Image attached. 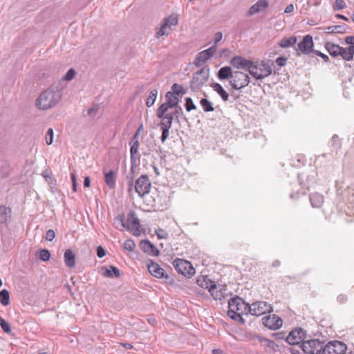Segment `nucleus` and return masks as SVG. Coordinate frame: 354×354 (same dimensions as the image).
I'll list each match as a JSON object with an SVG mask.
<instances>
[{"mask_svg": "<svg viewBox=\"0 0 354 354\" xmlns=\"http://www.w3.org/2000/svg\"><path fill=\"white\" fill-rule=\"evenodd\" d=\"M209 68L203 67L193 75L190 87L192 90H197L202 87L208 80Z\"/></svg>", "mask_w": 354, "mask_h": 354, "instance_id": "5", "label": "nucleus"}, {"mask_svg": "<svg viewBox=\"0 0 354 354\" xmlns=\"http://www.w3.org/2000/svg\"><path fill=\"white\" fill-rule=\"evenodd\" d=\"M64 260L65 265L68 268H73L75 266V256L73 252L68 249L65 251L64 255Z\"/></svg>", "mask_w": 354, "mask_h": 354, "instance_id": "23", "label": "nucleus"}, {"mask_svg": "<svg viewBox=\"0 0 354 354\" xmlns=\"http://www.w3.org/2000/svg\"><path fill=\"white\" fill-rule=\"evenodd\" d=\"M160 118L162 119V121L160 124V127L162 130L160 138L161 142L164 143L169 135V129L171 127L174 116L171 113H167L164 115L163 118Z\"/></svg>", "mask_w": 354, "mask_h": 354, "instance_id": "13", "label": "nucleus"}, {"mask_svg": "<svg viewBox=\"0 0 354 354\" xmlns=\"http://www.w3.org/2000/svg\"><path fill=\"white\" fill-rule=\"evenodd\" d=\"M173 266L178 273L184 276L192 277L195 274V269L188 261L177 259L174 261Z\"/></svg>", "mask_w": 354, "mask_h": 354, "instance_id": "7", "label": "nucleus"}, {"mask_svg": "<svg viewBox=\"0 0 354 354\" xmlns=\"http://www.w3.org/2000/svg\"><path fill=\"white\" fill-rule=\"evenodd\" d=\"M50 257V252L46 249L39 250V259L44 261H47Z\"/></svg>", "mask_w": 354, "mask_h": 354, "instance_id": "42", "label": "nucleus"}, {"mask_svg": "<svg viewBox=\"0 0 354 354\" xmlns=\"http://www.w3.org/2000/svg\"><path fill=\"white\" fill-rule=\"evenodd\" d=\"M289 352L292 354H302L304 353L302 344L301 345L299 344L297 348L289 347Z\"/></svg>", "mask_w": 354, "mask_h": 354, "instance_id": "51", "label": "nucleus"}, {"mask_svg": "<svg viewBox=\"0 0 354 354\" xmlns=\"http://www.w3.org/2000/svg\"><path fill=\"white\" fill-rule=\"evenodd\" d=\"M227 316L231 319L244 322L241 314L249 313V304L246 303L243 299L236 297L232 298L228 302Z\"/></svg>", "mask_w": 354, "mask_h": 354, "instance_id": "2", "label": "nucleus"}, {"mask_svg": "<svg viewBox=\"0 0 354 354\" xmlns=\"http://www.w3.org/2000/svg\"><path fill=\"white\" fill-rule=\"evenodd\" d=\"M197 284L203 288L207 289L208 290L212 287L214 281H211L207 277L199 276L196 280Z\"/></svg>", "mask_w": 354, "mask_h": 354, "instance_id": "26", "label": "nucleus"}, {"mask_svg": "<svg viewBox=\"0 0 354 354\" xmlns=\"http://www.w3.org/2000/svg\"><path fill=\"white\" fill-rule=\"evenodd\" d=\"M326 48L330 55L333 57L339 55L341 50H342V47L329 42L326 44Z\"/></svg>", "mask_w": 354, "mask_h": 354, "instance_id": "30", "label": "nucleus"}, {"mask_svg": "<svg viewBox=\"0 0 354 354\" xmlns=\"http://www.w3.org/2000/svg\"><path fill=\"white\" fill-rule=\"evenodd\" d=\"M11 217V209L4 205L0 206V226L6 225Z\"/></svg>", "mask_w": 354, "mask_h": 354, "instance_id": "22", "label": "nucleus"}, {"mask_svg": "<svg viewBox=\"0 0 354 354\" xmlns=\"http://www.w3.org/2000/svg\"><path fill=\"white\" fill-rule=\"evenodd\" d=\"M0 303L4 306H6L10 304V294L6 289L0 291Z\"/></svg>", "mask_w": 354, "mask_h": 354, "instance_id": "34", "label": "nucleus"}, {"mask_svg": "<svg viewBox=\"0 0 354 354\" xmlns=\"http://www.w3.org/2000/svg\"><path fill=\"white\" fill-rule=\"evenodd\" d=\"M183 112L182 108L180 106H176L175 111L171 114L173 115L174 118L176 117V118H178L183 115Z\"/></svg>", "mask_w": 354, "mask_h": 354, "instance_id": "55", "label": "nucleus"}, {"mask_svg": "<svg viewBox=\"0 0 354 354\" xmlns=\"http://www.w3.org/2000/svg\"><path fill=\"white\" fill-rule=\"evenodd\" d=\"M151 187V182L147 175L143 174L136 180L135 190L140 197L149 194Z\"/></svg>", "mask_w": 354, "mask_h": 354, "instance_id": "9", "label": "nucleus"}, {"mask_svg": "<svg viewBox=\"0 0 354 354\" xmlns=\"http://www.w3.org/2000/svg\"><path fill=\"white\" fill-rule=\"evenodd\" d=\"M127 178H128V185H129L128 191L131 192L132 190L133 185V179L132 176L130 177L128 176Z\"/></svg>", "mask_w": 354, "mask_h": 354, "instance_id": "63", "label": "nucleus"}, {"mask_svg": "<svg viewBox=\"0 0 354 354\" xmlns=\"http://www.w3.org/2000/svg\"><path fill=\"white\" fill-rule=\"evenodd\" d=\"M140 246L145 252H149L155 256H158L159 254V250L148 240L141 241L140 242Z\"/></svg>", "mask_w": 354, "mask_h": 354, "instance_id": "21", "label": "nucleus"}, {"mask_svg": "<svg viewBox=\"0 0 354 354\" xmlns=\"http://www.w3.org/2000/svg\"><path fill=\"white\" fill-rule=\"evenodd\" d=\"M306 337V331L301 328H295L289 332V345L298 346L302 344Z\"/></svg>", "mask_w": 354, "mask_h": 354, "instance_id": "15", "label": "nucleus"}, {"mask_svg": "<svg viewBox=\"0 0 354 354\" xmlns=\"http://www.w3.org/2000/svg\"><path fill=\"white\" fill-rule=\"evenodd\" d=\"M344 40L347 44L354 46V36H347Z\"/></svg>", "mask_w": 354, "mask_h": 354, "instance_id": "62", "label": "nucleus"}, {"mask_svg": "<svg viewBox=\"0 0 354 354\" xmlns=\"http://www.w3.org/2000/svg\"><path fill=\"white\" fill-rule=\"evenodd\" d=\"M176 94L169 91L166 93L167 103L170 106V108L176 107L178 103V98Z\"/></svg>", "mask_w": 354, "mask_h": 354, "instance_id": "31", "label": "nucleus"}, {"mask_svg": "<svg viewBox=\"0 0 354 354\" xmlns=\"http://www.w3.org/2000/svg\"><path fill=\"white\" fill-rule=\"evenodd\" d=\"M155 233L157 235L158 239H166L169 235L165 230L160 228L156 230Z\"/></svg>", "mask_w": 354, "mask_h": 354, "instance_id": "48", "label": "nucleus"}, {"mask_svg": "<svg viewBox=\"0 0 354 354\" xmlns=\"http://www.w3.org/2000/svg\"><path fill=\"white\" fill-rule=\"evenodd\" d=\"M200 103L205 112L213 111L214 110L212 103L205 98H202Z\"/></svg>", "mask_w": 354, "mask_h": 354, "instance_id": "38", "label": "nucleus"}, {"mask_svg": "<svg viewBox=\"0 0 354 354\" xmlns=\"http://www.w3.org/2000/svg\"><path fill=\"white\" fill-rule=\"evenodd\" d=\"M346 3L344 0H336L335 2L334 8L337 10H340L344 8H346Z\"/></svg>", "mask_w": 354, "mask_h": 354, "instance_id": "52", "label": "nucleus"}, {"mask_svg": "<svg viewBox=\"0 0 354 354\" xmlns=\"http://www.w3.org/2000/svg\"><path fill=\"white\" fill-rule=\"evenodd\" d=\"M71 180H72V183H73V190L74 192H76L77 191V186L76 174L74 172H73V173L71 174Z\"/></svg>", "mask_w": 354, "mask_h": 354, "instance_id": "56", "label": "nucleus"}, {"mask_svg": "<svg viewBox=\"0 0 354 354\" xmlns=\"http://www.w3.org/2000/svg\"><path fill=\"white\" fill-rule=\"evenodd\" d=\"M252 62L241 56H235L230 60V64L236 68L247 70L250 73Z\"/></svg>", "mask_w": 354, "mask_h": 354, "instance_id": "18", "label": "nucleus"}, {"mask_svg": "<svg viewBox=\"0 0 354 354\" xmlns=\"http://www.w3.org/2000/svg\"><path fill=\"white\" fill-rule=\"evenodd\" d=\"M211 87L216 91L224 101H227L229 98L228 93L225 91L223 86L218 83H212Z\"/></svg>", "mask_w": 354, "mask_h": 354, "instance_id": "28", "label": "nucleus"}, {"mask_svg": "<svg viewBox=\"0 0 354 354\" xmlns=\"http://www.w3.org/2000/svg\"><path fill=\"white\" fill-rule=\"evenodd\" d=\"M286 58L284 57H279L277 58L276 63L279 66H283L286 64Z\"/></svg>", "mask_w": 354, "mask_h": 354, "instance_id": "57", "label": "nucleus"}, {"mask_svg": "<svg viewBox=\"0 0 354 354\" xmlns=\"http://www.w3.org/2000/svg\"><path fill=\"white\" fill-rule=\"evenodd\" d=\"M185 109L187 111L195 110L196 109V105L194 104L192 98L187 97L185 99Z\"/></svg>", "mask_w": 354, "mask_h": 354, "instance_id": "46", "label": "nucleus"}, {"mask_svg": "<svg viewBox=\"0 0 354 354\" xmlns=\"http://www.w3.org/2000/svg\"><path fill=\"white\" fill-rule=\"evenodd\" d=\"M75 71L74 69L73 68H71L69 69L67 73H66V75L63 77V80H66V81H69V80H71L72 79L74 78L75 77Z\"/></svg>", "mask_w": 354, "mask_h": 354, "instance_id": "50", "label": "nucleus"}, {"mask_svg": "<svg viewBox=\"0 0 354 354\" xmlns=\"http://www.w3.org/2000/svg\"><path fill=\"white\" fill-rule=\"evenodd\" d=\"M216 50L217 47L216 46H212L210 48L198 53L194 61V65L196 67H201L213 56V55L216 52Z\"/></svg>", "mask_w": 354, "mask_h": 354, "instance_id": "12", "label": "nucleus"}, {"mask_svg": "<svg viewBox=\"0 0 354 354\" xmlns=\"http://www.w3.org/2000/svg\"><path fill=\"white\" fill-rule=\"evenodd\" d=\"M97 111L98 109L97 107H91L88 109L87 113L91 118H94L97 113Z\"/></svg>", "mask_w": 354, "mask_h": 354, "instance_id": "54", "label": "nucleus"}, {"mask_svg": "<svg viewBox=\"0 0 354 354\" xmlns=\"http://www.w3.org/2000/svg\"><path fill=\"white\" fill-rule=\"evenodd\" d=\"M234 72L230 66H223L218 71L217 77L221 80L232 78Z\"/></svg>", "mask_w": 354, "mask_h": 354, "instance_id": "24", "label": "nucleus"}, {"mask_svg": "<svg viewBox=\"0 0 354 354\" xmlns=\"http://www.w3.org/2000/svg\"><path fill=\"white\" fill-rule=\"evenodd\" d=\"M119 221L121 223V226L124 228H127L134 236H138L140 235V225L134 212L128 214L125 221L122 218H120Z\"/></svg>", "mask_w": 354, "mask_h": 354, "instance_id": "4", "label": "nucleus"}, {"mask_svg": "<svg viewBox=\"0 0 354 354\" xmlns=\"http://www.w3.org/2000/svg\"><path fill=\"white\" fill-rule=\"evenodd\" d=\"M263 325L271 330H277L282 326V319L276 315H269L262 318Z\"/></svg>", "mask_w": 354, "mask_h": 354, "instance_id": "17", "label": "nucleus"}, {"mask_svg": "<svg viewBox=\"0 0 354 354\" xmlns=\"http://www.w3.org/2000/svg\"><path fill=\"white\" fill-rule=\"evenodd\" d=\"M170 108V106L167 103H163L161 104L157 111V116L158 118H163L164 115H165L169 109Z\"/></svg>", "mask_w": 354, "mask_h": 354, "instance_id": "39", "label": "nucleus"}, {"mask_svg": "<svg viewBox=\"0 0 354 354\" xmlns=\"http://www.w3.org/2000/svg\"><path fill=\"white\" fill-rule=\"evenodd\" d=\"M269 6L268 0H258L252 5L247 12L248 17H251L255 14L265 11Z\"/></svg>", "mask_w": 354, "mask_h": 354, "instance_id": "19", "label": "nucleus"}, {"mask_svg": "<svg viewBox=\"0 0 354 354\" xmlns=\"http://www.w3.org/2000/svg\"><path fill=\"white\" fill-rule=\"evenodd\" d=\"M106 254L105 250L102 246L97 248V255L99 258H102Z\"/></svg>", "mask_w": 354, "mask_h": 354, "instance_id": "58", "label": "nucleus"}, {"mask_svg": "<svg viewBox=\"0 0 354 354\" xmlns=\"http://www.w3.org/2000/svg\"><path fill=\"white\" fill-rule=\"evenodd\" d=\"M313 53H315L317 56H319L322 59H324V60L325 62H328V59H329L328 57L326 55H325V54H324V53H321V52H319L318 50H315V51H313Z\"/></svg>", "mask_w": 354, "mask_h": 354, "instance_id": "61", "label": "nucleus"}, {"mask_svg": "<svg viewBox=\"0 0 354 354\" xmlns=\"http://www.w3.org/2000/svg\"><path fill=\"white\" fill-rule=\"evenodd\" d=\"M171 31V28H170L165 23H162L160 29L156 32V37L157 38L161 36H168Z\"/></svg>", "mask_w": 354, "mask_h": 354, "instance_id": "32", "label": "nucleus"}, {"mask_svg": "<svg viewBox=\"0 0 354 354\" xmlns=\"http://www.w3.org/2000/svg\"><path fill=\"white\" fill-rule=\"evenodd\" d=\"M99 273L104 277L110 278H118L120 277V270L113 266H111L109 268L106 266L101 267L99 270Z\"/></svg>", "mask_w": 354, "mask_h": 354, "instance_id": "20", "label": "nucleus"}, {"mask_svg": "<svg viewBox=\"0 0 354 354\" xmlns=\"http://www.w3.org/2000/svg\"><path fill=\"white\" fill-rule=\"evenodd\" d=\"M123 247L126 250L130 252L133 250L136 247V244L132 240L128 239L124 242Z\"/></svg>", "mask_w": 354, "mask_h": 354, "instance_id": "44", "label": "nucleus"}, {"mask_svg": "<svg viewBox=\"0 0 354 354\" xmlns=\"http://www.w3.org/2000/svg\"><path fill=\"white\" fill-rule=\"evenodd\" d=\"M0 326L5 333H10L11 332V328L9 324L2 317L0 319Z\"/></svg>", "mask_w": 354, "mask_h": 354, "instance_id": "45", "label": "nucleus"}, {"mask_svg": "<svg viewBox=\"0 0 354 354\" xmlns=\"http://www.w3.org/2000/svg\"><path fill=\"white\" fill-rule=\"evenodd\" d=\"M331 142H333V145L337 147V149L340 147L339 141L337 135H334L332 137Z\"/></svg>", "mask_w": 354, "mask_h": 354, "instance_id": "60", "label": "nucleus"}, {"mask_svg": "<svg viewBox=\"0 0 354 354\" xmlns=\"http://www.w3.org/2000/svg\"><path fill=\"white\" fill-rule=\"evenodd\" d=\"M211 295L214 297V299H221V298L223 296V293L221 290L215 284V283L212 285V287L208 290Z\"/></svg>", "mask_w": 354, "mask_h": 354, "instance_id": "33", "label": "nucleus"}, {"mask_svg": "<svg viewBox=\"0 0 354 354\" xmlns=\"http://www.w3.org/2000/svg\"><path fill=\"white\" fill-rule=\"evenodd\" d=\"M157 95V89H153L150 91L149 95L146 101V105L147 107H151L154 104Z\"/></svg>", "mask_w": 354, "mask_h": 354, "instance_id": "37", "label": "nucleus"}, {"mask_svg": "<svg viewBox=\"0 0 354 354\" xmlns=\"http://www.w3.org/2000/svg\"><path fill=\"white\" fill-rule=\"evenodd\" d=\"M310 201L313 207H319L324 203V196L318 193L310 195Z\"/></svg>", "mask_w": 354, "mask_h": 354, "instance_id": "29", "label": "nucleus"}, {"mask_svg": "<svg viewBox=\"0 0 354 354\" xmlns=\"http://www.w3.org/2000/svg\"><path fill=\"white\" fill-rule=\"evenodd\" d=\"M172 93L180 95V94H185L186 93L185 89H184L180 85L175 83L171 86Z\"/></svg>", "mask_w": 354, "mask_h": 354, "instance_id": "41", "label": "nucleus"}, {"mask_svg": "<svg viewBox=\"0 0 354 354\" xmlns=\"http://www.w3.org/2000/svg\"><path fill=\"white\" fill-rule=\"evenodd\" d=\"M138 147H139V141L133 142V145L131 146V148H130L131 160H133L134 155L138 153Z\"/></svg>", "mask_w": 354, "mask_h": 354, "instance_id": "47", "label": "nucleus"}, {"mask_svg": "<svg viewBox=\"0 0 354 354\" xmlns=\"http://www.w3.org/2000/svg\"><path fill=\"white\" fill-rule=\"evenodd\" d=\"M115 176L116 173L113 170L104 174L105 183L110 189L115 187Z\"/></svg>", "mask_w": 354, "mask_h": 354, "instance_id": "25", "label": "nucleus"}, {"mask_svg": "<svg viewBox=\"0 0 354 354\" xmlns=\"http://www.w3.org/2000/svg\"><path fill=\"white\" fill-rule=\"evenodd\" d=\"M62 97V90L58 86L53 85L43 91L36 100L39 109L47 110L57 106Z\"/></svg>", "mask_w": 354, "mask_h": 354, "instance_id": "1", "label": "nucleus"}, {"mask_svg": "<svg viewBox=\"0 0 354 354\" xmlns=\"http://www.w3.org/2000/svg\"><path fill=\"white\" fill-rule=\"evenodd\" d=\"M272 310L271 304L266 301H258L249 304V313L254 316H260Z\"/></svg>", "mask_w": 354, "mask_h": 354, "instance_id": "8", "label": "nucleus"}, {"mask_svg": "<svg viewBox=\"0 0 354 354\" xmlns=\"http://www.w3.org/2000/svg\"><path fill=\"white\" fill-rule=\"evenodd\" d=\"M250 77L248 75L239 71H234V75L230 81L232 87L236 90H240L248 85Z\"/></svg>", "mask_w": 354, "mask_h": 354, "instance_id": "6", "label": "nucleus"}, {"mask_svg": "<svg viewBox=\"0 0 354 354\" xmlns=\"http://www.w3.org/2000/svg\"><path fill=\"white\" fill-rule=\"evenodd\" d=\"M347 346L339 341H332L324 346V354H345Z\"/></svg>", "mask_w": 354, "mask_h": 354, "instance_id": "11", "label": "nucleus"}, {"mask_svg": "<svg viewBox=\"0 0 354 354\" xmlns=\"http://www.w3.org/2000/svg\"><path fill=\"white\" fill-rule=\"evenodd\" d=\"M273 336L277 340H285L288 343V335L286 332L275 333Z\"/></svg>", "mask_w": 354, "mask_h": 354, "instance_id": "49", "label": "nucleus"}, {"mask_svg": "<svg viewBox=\"0 0 354 354\" xmlns=\"http://www.w3.org/2000/svg\"><path fill=\"white\" fill-rule=\"evenodd\" d=\"M297 42V38L295 37H289V46H293Z\"/></svg>", "mask_w": 354, "mask_h": 354, "instance_id": "64", "label": "nucleus"}, {"mask_svg": "<svg viewBox=\"0 0 354 354\" xmlns=\"http://www.w3.org/2000/svg\"><path fill=\"white\" fill-rule=\"evenodd\" d=\"M223 38V34L221 32H217L214 35V45L216 46V44L219 42Z\"/></svg>", "mask_w": 354, "mask_h": 354, "instance_id": "59", "label": "nucleus"}, {"mask_svg": "<svg viewBox=\"0 0 354 354\" xmlns=\"http://www.w3.org/2000/svg\"><path fill=\"white\" fill-rule=\"evenodd\" d=\"M147 268L149 273L156 278H165L169 283L174 281L173 279L167 274L163 268H162L158 263L151 261L147 265Z\"/></svg>", "mask_w": 354, "mask_h": 354, "instance_id": "14", "label": "nucleus"}, {"mask_svg": "<svg viewBox=\"0 0 354 354\" xmlns=\"http://www.w3.org/2000/svg\"><path fill=\"white\" fill-rule=\"evenodd\" d=\"M313 37L308 35L298 44L297 48H296L297 55H299L301 53L310 54L311 52H313Z\"/></svg>", "mask_w": 354, "mask_h": 354, "instance_id": "16", "label": "nucleus"}, {"mask_svg": "<svg viewBox=\"0 0 354 354\" xmlns=\"http://www.w3.org/2000/svg\"><path fill=\"white\" fill-rule=\"evenodd\" d=\"M303 352L306 354H322L324 351L322 342L318 339H310L302 343Z\"/></svg>", "mask_w": 354, "mask_h": 354, "instance_id": "10", "label": "nucleus"}, {"mask_svg": "<svg viewBox=\"0 0 354 354\" xmlns=\"http://www.w3.org/2000/svg\"><path fill=\"white\" fill-rule=\"evenodd\" d=\"M164 23H165L170 28H171L172 26H176L178 23V15L176 14L169 15L165 19Z\"/></svg>", "mask_w": 354, "mask_h": 354, "instance_id": "35", "label": "nucleus"}, {"mask_svg": "<svg viewBox=\"0 0 354 354\" xmlns=\"http://www.w3.org/2000/svg\"><path fill=\"white\" fill-rule=\"evenodd\" d=\"M348 26L345 24L331 26L326 28L327 33H344L346 32Z\"/></svg>", "mask_w": 354, "mask_h": 354, "instance_id": "27", "label": "nucleus"}, {"mask_svg": "<svg viewBox=\"0 0 354 354\" xmlns=\"http://www.w3.org/2000/svg\"><path fill=\"white\" fill-rule=\"evenodd\" d=\"M339 55L346 61L352 60L354 54L351 50V46L348 48H342V50H341Z\"/></svg>", "mask_w": 354, "mask_h": 354, "instance_id": "36", "label": "nucleus"}, {"mask_svg": "<svg viewBox=\"0 0 354 354\" xmlns=\"http://www.w3.org/2000/svg\"><path fill=\"white\" fill-rule=\"evenodd\" d=\"M257 337L260 342L265 343V345L266 346L271 348L272 349H274V346H276V344H274V342L269 340L266 337H260V336H257Z\"/></svg>", "mask_w": 354, "mask_h": 354, "instance_id": "40", "label": "nucleus"}, {"mask_svg": "<svg viewBox=\"0 0 354 354\" xmlns=\"http://www.w3.org/2000/svg\"><path fill=\"white\" fill-rule=\"evenodd\" d=\"M55 237V232L53 230H48L46 234V239L52 241Z\"/></svg>", "mask_w": 354, "mask_h": 354, "instance_id": "53", "label": "nucleus"}, {"mask_svg": "<svg viewBox=\"0 0 354 354\" xmlns=\"http://www.w3.org/2000/svg\"><path fill=\"white\" fill-rule=\"evenodd\" d=\"M273 62L270 60L252 62L250 74L256 80L268 77L272 72Z\"/></svg>", "mask_w": 354, "mask_h": 354, "instance_id": "3", "label": "nucleus"}, {"mask_svg": "<svg viewBox=\"0 0 354 354\" xmlns=\"http://www.w3.org/2000/svg\"><path fill=\"white\" fill-rule=\"evenodd\" d=\"M53 136H54L53 129L51 128L48 129L46 133V142L48 145H50L53 143Z\"/></svg>", "mask_w": 354, "mask_h": 354, "instance_id": "43", "label": "nucleus"}]
</instances>
